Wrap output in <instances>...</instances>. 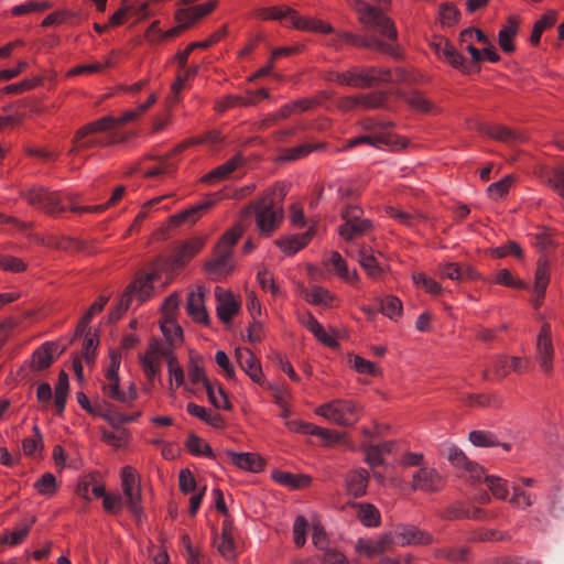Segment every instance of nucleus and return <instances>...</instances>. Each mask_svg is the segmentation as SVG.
Instances as JSON below:
<instances>
[{
  "label": "nucleus",
  "mask_w": 564,
  "mask_h": 564,
  "mask_svg": "<svg viewBox=\"0 0 564 564\" xmlns=\"http://www.w3.org/2000/svg\"><path fill=\"white\" fill-rule=\"evenodd\" d=\"M355 10L359 14V20L368 32L379 33L382 40L376 35L359 36L349 32H335L332 28L330 37L325 40V45L334 50H339L343 42L355 46H361L369 50L388 54L392 57H399L398 46L394 44L398 32L394 23L377 8L366 3L362 0H356ZM329 34V32H324Z\"/></svg>",
  "instance_id": "obj_1"
},
{
  "label": "nucleus",
  "mask_w": 564,
  "mask_h": 564,
  "mask_svg": "<svg viewBox=\"0 0 564 564\" xmlns=\"http://www.w3.org/2000/svg\"><path fill=\"white\" fill-rule=\"evenodd\" d=\"M124 192V186H118L107 203L95 206H77L73 203V198L70 196L63 195L59 192H50L43 187L29 189L24 194V198L33 207H36L50 215L59 214L67 209L73 213H102L108 207L116 205L122 198Z\"/></svg>",
  "instance_id": "obj_2"
},
{
  "label": "nucleus",
  "mask_w": 564,
  "mask_h": 564,
  "mask_svg": "<svg viewBox=\"0 0 564 564\" xmlns=\"http://www.w3.org/2000/svg\"><path fill=\"white\" fill-rule=\"evenodd\" d=\"M445 455L452 466L459 469L462 477L470 484L478 485L484 482L492 494H509L510 490L513 494H522L520 484H509L500 477L486 475L484 468L478 463L470 460L456 445L451 444L446 446Z\"/></svg>",
  "instance_id": "obj_3"
},
{
  "label": "nucleus",
  "mask_w": 564,
  "mask_h": 564,
  "mask_svg": "<svg viewBox=\"0 0 564 564\" xmlns=\"http://www.w3.org/2000/svg\"><path fill=\"white\" fill-rule=\"evenodd\" d=\"M329 80L340 85L352 86L357 88L373 87L381 83L398 84L408 83L411 79L410 74L403 68H382V67H358L354 66L347 72L332 73Z\"/></svg>",
  "instance_id": "obj_4"
},
{
  "label": "nucleus",
  "mask_w": 564,
  "mask_h": 564,
  "mask_svg": "<svg viewBox=\"0 0 564 564\" xmlns=\"http://www.w3.org/2000/svg\"><path fill=\"white\" fill-rule=\"evenodd\" d=\"M115 122L113 117L105 116L78 129L73 138L68 155L82 156L83 152L87 150L113 143L115 135L110 131L115 128Z\"/></svg>",
  "instance_id": "obj_5"
},
{
  "label": "nucleus",
  "mask_w": 564,
  "mask_h": 564,
  "mask_svg": "<svg viewBox=\"0 0 564 564\" xmlns=\"http://www.w3.org/2000/svg\"><path fill=\"white\" fill-rule=\"evenodd\" d=\"M256 217L257 228L262 235L269 236L274 231L283 219V209L275 206L273 193L249 204L242 212L243 219Z\"/></svg>",
  "instance_id": "obj_6"
},
{
  "label": "nucleus",
  "mask_w": 564,
  "mask_h": 564,
  "mask_svg": "<svg viewBox=\"0 0 564 564\" xmlns=\"http://www.w3.org/2000/svg\"><path fill=\"white\" fill-rule=\"evenodd\" d=\"M243 232V227L238 224L226 231L215 248L214 258L206 263V270L212 279L219 280L229 274L234 268L231 261L232 248Z\"/></svg>",
  "instance_id": "obj_7"
},
{
  "label": "nucleus",
  "mask_w": 564,
  "mask_h": 564,
  "mask_svg": "<svg viewBox=\"0 0 564 564\" xmlns=\"http://www.w3.org/2000/svg\"><path fill=\"white\" fill-rule=\"evenodd\" d=\"M261 19L268 20H280L285 21L292 26L304 30V31H314V32H330L332 26L327 23H324L319 20L304 18L297 14V12L291 8H264L261 9L258 13Z\"/></svg>",
  "instance_id": "obj_8"
},
{
  "label": "nucleus",
  "mask_w": 564,
  "mask_h": 564,
  "mask_svg": "<svg viewBox=\"0 0 564 564\" xmlns=\"http://www.w3.org/2000/svg\"><path fill=\"white\" fill-rule=\"evenodd\" d=\"M316 414L341 426L354 425L360 417V409L351 400L336 399L316 409Z\"/></svg>",
  "instance_id": "obj_9"
},
{
  "label": "nucleus",
  "mask_w": 564,
  "mask_h": 564,
  "mask_svg": "<svg viewBox=\"0 0 564 564\" xmlns=\"http://www.w3.org/2000/svg\"><path fill=\"white\" fill-rule=\"evenodd\" d=\"M217 0H209L206 3L193 6L191 8H180L175 12V20L177 21L178 25L161 34V37L171 39L178 35L182 31L189 28L197 20L210 13L217 7Z\"/></svg>",
  "instance_id": "obj_10"
},
{
  "label": "nucleus",
  "mask_w": 564,
  "mask_h": 564,
  "mask_svg": "<svg viewBox=\"0 0 564 564\" xmlns=\"http://www.w3.org/2000/svg\"><path fill=\"white\" fill-rule=\"evenodd\" d=\"M120 359L121 357L119 354H111L110 362L105 373V380L101 383V390L106 398L130 405L133 403V395H124V391L120 389V379L118 375Z\"/></svg>",
  "instance_id": "obj_11"
},
{
  "label": "nucleus",
  "mask_w": 564,
  "mask_h": 564,
  "mask_svg": "<svg viewBox=\"0 0 564 564\" xmlns=\"http://www.w3.org/2000/svg\"><path fill=\"white\" fill-rule=\"evenodd\" d=\"M361 209L354 205H347L341 213L345 224L338 229L339 235L347 241L367 234L372 228V223L361 218Z\"/></svg>",
  "instance_id": "obj_12"
},
{
  "label": "nucleus",
  "mask_w": 564,
  "mask_h": 564,
  "mask_svg": "<svg viewBox=\"0 0 564 564\" xmlns=\"http://www.w3.org/2000/svg\"><path fill=\"white\" fill-rule=\"evenodd\" d=\"M536 361L545 375L553 370L554 348L552 344V330L549 323L541 326L536 338Z\"/></svg>",
  "instance_id": "obj_13"
},
{
  "label": "nucleus",
  "mask_w": 564,
  "mask_h": 564,
  "mask_svg": "<svg viewBox=\"0 0 564 564\" xmlns=\"http://www.w3.org/2000/svg\"><path fill=\"white\" fill-rule=\"evenodd\" d=\"M391 543L399 545H426L433 536L411 524H401L389 534Z\"/></svg>",
  "instance_id": "obj_14"
},
{
  "label": "nucleus",
  "mask_w": 564,
  "mask_h": 564,
  "mask_svg": "<svg viewBox=\"0 0 564 564\" xmlns=\"http://www.w3.org/2000/svg\"><path fill=\"white\" fill-rule=\"evenodd\" d=\"M102 498V507L110 513H118L127 508L133 516L140 518L142 514L141 497L142 496H100Z\"/></svg>",
  "instance_id": "obj_15"
},
{
  "label": "nucleus",
  "mask_w": 564,
  "mask_h": 564,
  "mask_svg": "<svg viewBox=\"0 0 564 564\" xmlns=\"http://www.w3.org/2000/svg\"><path fill=\"white\" fill-rule=\"evenodd\" d=\"M389 93L384 90L373 91L367 95L347 97L341 101V107L346 110L361 107L365 109L386 108Z\"/></svg>",
  "instance_id": "obj_16"
},
{
  "label": "nucleus",
  "mask_w": 564,
  "mask_h": 564,
  "mask_svg": "<svg viewBox=\"0 0 564 564\" xmlns=\"http://www.w3.org/2000/svg\"><path fill=\"white\" fill-rule=\"evenodd\" d=\"M443 477L432 468H421L413 475L412 489L420 491H440L443 489Z\"/></svg>",
  "instance_id": "obj_17"
},
{
  "label": "nucleus",
  "mask_w": 564,
  "mask_h": 564,
  "mask_svg": "<svg viewBox=\"0 0 564 564\" xmlns=\"http://www.w3.org/2000/svg\"><path fill=\"white\" fill-rule=\"evenodd\" d=\"M221 198L220 193L209 194L206 198L189 208L181 212L171 218L175 225L184 223H195L203 215L204 212L212 208Z\"/></svg>",
  "instance_id": "obj_18"
},
{
  "label": "nucleus",
  "mask_w": 564,
  "mask_h": 564,
  "mask_svg": "<svg viewBox=\"0 0 564 564\" xmlns=\"http://www.w3.org/2000/svg\"><path fill=\"white\" fill-rule=\"evenodd\" d=\"M217 301V315L225 324H229L234 315L239 311V303L235 300L231 292L217 286L215 289Z\"/></svg>",
  "instance_id": "obj_19"
},
{
  "label": "nucleus",
  "mask_w": 564,
  "mask_h": 564,
  "mask_svg": "<svg viewBox=\"0 0 564 564\" xmlns=\"http://www.w3.org/2000/svg\"><path fill=\"white\" fill-rule=\"evenodd\" d=\"M167 356V350L161 347L156 341H152L148 351L141 357V365L144 375L150 381H153L160 372V358Z\"/></svg>",
  "instance_id": "obj_20"
},
{
  "label": "nucleus",
  "mask_w": 564,
  "mask_h": 564,
  "mask_svg": "<svg viewBox=\"0 0 564 564\" xmlns=\"http://www.w3.org/2000/svg\"><path fill=\"white\" fill-rule=\"evenodd\" d=\"M207 290L198 286L196 291H192L187 297V312L192 318L198 323L207 324L209 317L205 307V295Z\"/></svg>",
  "instance_id": "obj_21"
},
{
  "label": "nucleus",
  "mask_w": 564,
  "mask_h": 564,
  "mask_svg": "<svg viewBox=\"0 0 564 564\" xmlns=\"http://www.w3.org/2000/svg\"><path fill=\"white\" fill-rule=\"evenodd\" d=\"M272 479L289 490H303L311 486L312 478L304 474H293L280 469L272 471Z\"/></svg>",
  "instance_id": "obj_22"
},
{
  "label": "nucleus",
  "mask_w": 564,
  "mask_h": 564,
  "mask_svg": "<svg viewBox=\"0 0 564 564\" xmlns=\"http://www.w3.org/2000/svg\"><path fill=\"white\" fill-rule=\"evenodd\" d=\"M482 131L488 137L510 145H517L527 141V135L523 132L512 130L506 126H486Z\"/></svg>",
  "instance_id": "obj_23"
},
{
  "label": "nucleus",
  "mask_w": 564,
  "mask_h": 564,
  "mask_svg": "<svg viewBox=\"0 0 564 564\" xmlns=\"http://www.w3.org/2000/svg\"><path fill=\"white\" fill-rule=\"evenodd\" d=\"M236 359L240 368L254 381L260 383L262 370L259 361L248 348H237Z\"/></svg>",
  "instance_id": "obj_24"
},
{
  "label": "nucleus",
  "mask_w": 564,
  "mask_h": 564,
  "mask_svg": "<svg viewBox=\"0 0 564 564\" xmlns=\"http://www.w3.org/2000/svg\"><path fill=\"white\" fill-rule=\"evenodd\" d=\"M203 240L192 238L175 248L172 257V265L178 268L188 262L202 248Z\"/></svg>",
  "instance_id": "obj_25"
},
{
  "label": "nucleus",
  "mask_w": 564,
  "mask_h": 564,
  "mask_svg": "<svg viewBox=\"0 0 564 564\" xmlns=\"http://www.w3.org/2000/svg\"><path fill=\"white\" fill-rule=\"evenodd\" d=\"M442 278L455 281L475 280L477 272L469 265H462L457 262H447L438 267Z\"/></svg>",
  "instance_id": "obj_26"
},
{
  "label": "nucleus",
  "mask_w": 564,
  "mask_h": 564,
  "mask_svg": "<svg viewBox=\"0 0 564 564\" xmlns=\"http://www.w3.org/2000/svg\"><path fill=\"white\" fill-rule=\"evenodd\" d=\"M389 543H391L389 534L380 540L359 539L355 549L360 555L373 557L383 553Z\"/></svg>",
  "instance_id": "obj_27"
},
{
  "label": "nucleus",
  "mask_w": 564,
  "mask_h": 564,
  "mask_svg": "<svg viewBox=\"0 0 564 564\" xmlns=\"http://www.w3.org/2000/svg\"><path fill=\"white\" fill-rule=\"evenodd\" d=\"M269 97L268 90L261 88L256 91H250L247 97L229 96L223 102L218 105L219 111H225L234 106H251L254 105L259 99Z\"/></svg>",
  "instance_id": "obj_28"
},
{
  "label": "nucleus",
  "mask_w": 564,
  "mask_h": 564,
  "mask_svg": "<svg viewBox=\"0 0 564 564\" xmlns=\"http://www.w3.org/2000/svg\"><path fill=\"white\" fill-rule=\"evenodd\" d=\"M154 274H147L138 278L126 291L124 294H129L130 301L132 296H137L140 302H144L152 295Z\"/></svg>",
  "instance_id": "obj_29"
},
{
  "label": "nucleus",
  "mask_w": 564,
  "mask_h": 564,
  "mask_svg": "<svg viewBox=\"0 0 564 564\" xmlns=\"http://www.w3.org/2000/svg\"><path fill=\"white\" fill-rule=\"evenodd\" d=\"M438 54L453 67L463 72H469L470 64L466 62L465 57L448 42L438 44Z\"/></svg>",
  "instance_id": "obj_30"
},
{
  "label": "nucleus",
  "mask_w": 564,
  "mask_h": 564,
  "mask_svg": "<svg viewBox=\"0 0 564 564\" xmlns=\"http://www.w3.org/2000/svg\"><path fill=\"white\" fill-rule=\"evenodd\" d=\"M358 262L367 272L369 278L373 280L380 279L383 268L379 264L376 257L370 252V248L362 247L358 251Z\"/></svg>",
  "instance_id": "obj_31"
},
{
  "label": "nucleus",
  "mask_w": 564,
  "mask_h": 564,
  "mask_svg": "<svg viewBox=\"0 0 564 564\" xmlns=\"http://www.w3.org/2000/svg\"><path fill=\"white\" fill-rule=\"evenodd\" d=\"M314 232L313 228H310L306 232L301 235H294L292 237L283 238L276 241L278 246L286 253L293 254L305 247L312 239Z\"/></svg>",
  "instance_id": "obj_32"
},
{
  "label": "nucleus",
  "mask_w": 564,
  "mask_h": 564,
  "mask_svg": "<svg viewBox=\"0 0 564 564\" xmlns=\"http://www.w3.org/2000/svg\"><path fill=\"white\" fill-rule=\"evenodd\" d=\"M519 31V24L518 21L513 18H510L508 20V23L502 26V29L499 31L498 34V41L501 50L505 53H512L516 47L513 45V39L518 34Z\"/></svg>",
  "instance_id": "obj_33"
},
{
  "label": "nucleus",
  "mask_w": 564,
  "mask_h": 564,
  "mask_svg": "<svg viewBox=\"0 0 564 564\" xmlns=\"http://www.w3.org/2000/svg\"><path fill=\"white\" fill-rule=\"evenodd\" d=\"M395 95L402 98L415 111L429 113L434 108L433 104L419 91L405 94L402 90H397Z\"/></svg>",
  "instance_id": "obj_34"
},
{
  "label": "nucleus",
  "mask_w": 564,
  "mask_h": 564,
  "mask_svg": "<svg viewBox=\"0 0 564 564\" xmlns=\"http://www.w3.org/2000/svg\"><path fill=\"white\" fill-rule=\"evenodd\" d=\"M241 163V158L239 155L232 156L230 160H228L226 163L217 166L216 169L212 170L209 173H207L202 181L209 183L214 181H220L226 177H228L234 171L237 170V167Z\"/></svg>",
  "instance_id": "obj_35"
},
{
  "label": "nucleus",
  "mask_w": 564,
  "mask_h": 564,
  "mask_svg": "<svg viewBox=\"0 0 564 564\" xmlns=\"http://www.w3.org/2000/svg\"><path fill=\"white\" fill-rule=\"evenodd\" d=\"M231 462L237 467L257 473L262 468V459L251 453H230Z\"/></svg>",
  "instance_id": "obj_36"
},
{
  "label": "nucleus",
  "mask_w": 564,
  "mask_h": 564,
  "mask_svg": "<svg viewBox=\"0 0 564 564\" xmlns=\"http://www.w3.org/2000/svg\"><path fill=\"white\" fill-rule=\"evenodd\" d=\"M69 390L68 376L65 371H61L55 387L54 406L56 414H63L66 405V398Z\"/></svg>",
  "instance_id": "obj_37"
},
{
  "label": "nucleus",
  "mask_w": 564,
  "mask_h": 564,
  "mask_svg": "<svg viewBox=\"0 0 564 564\" xmlns=\"http://www.w3.org/2000/svg\"><path fill=\"white\" fill-rule=\"evenodd\" d=\"M549 269L545 261H539L535 271L534 293L536 295L535 306L540 305L544 299L545 290L549 284Z\"/></svg>",
  "instance_id": "obj_38"
},
{
  "label": "nucleus",
  "mask_w": 564,
  "mask_h": 564,
  "mask_svg": "<svg viewBox=\"0 0 564 564\" xmlns=\"http://www.w3.org/2000/svg\"><path fill=\"white\" fill-rule=\"evenodd\" d=\"M394 443L393 442H384L379 445H369L365 448L366 451V462L373 468L376 466L382 465V455L389 454L392 451Z\"/></svg>",
  "instance_id": "obj_39"
},
{
  "label": "nucleus",
  "mask_w": 564,
  "mask_h": 564,
  "mask_svg": "<svg viewBox=\"0 0 564 564\" xmlns=\"http://www.w3.org/2000/svg\"><path fill=\"white\" fill-rule=\"evenodd\" d=\"M357 517L366 527H377L380 523L379 510L370 503H359L356 506Z\"/></svg>",
  "instance_id": "obj_40"
},
{
  "label": "nucleus",
  "mask_w": 564,
  "mask_h": 564,
  "mask_svg": "<svg viewBox=\"0 0 564 564\" xmlns=\"http://www.w3.org/2000/svg\"><path fill=\"white\" fill-rule=\"evenodd\" d=\"M214 545L218 550V552L226 557L227 560H232L236 556V543L234 540V534H215L214 536Z\"/></svg>",
  "instance_id": "obj_41"
},
{
  "label": "nucleus",
  "mask_w": 564,
  "mask_h": 564,
  "mask_svg": "<svg viewBox=\"0 0 564 564\" xmlns=\"http://www.w3.org/2000/svg\"><path fill=\"white\" fill-rule=\"evenodd\" d=\"M300 433L319 436L327 443H337L341 437V435L337 432L323 429L306 422H303Z\"/></svg>",
  "instance_id": "obj_42"
},
{
  "label": "nucleus",
  "mask_w": 564,
  "mask_h": 564,
  "mask_svg": "<svg viewBox=\"0 0 564 564\" xmlns=\"http://www.w3.org/2000/svg\"><path fill=\"white\" fill-rule=\"evenodd\" d=\"M556 12L553 10L547 11L540 20H538L533 26L530 42L538 44L544 30L552 26L556 21Z\"/></svg>",
  "instance_id": "obj_43"
},
{
  "label": "nucleus",
  "mask_w": 564,
  "mask_h": 564,
  "mask_svg": "<svg viewBox=\"0 0 564 564\" xmlns=\"http://www.w3.org/2000/svg\"><path fill=\"white\" fill-rule=\"evenodd\" d=\"M305 300L315 304V305H325L328 306L332 304L334 296L333 294L321 286H313L310 291L305 292Z\"/></svg>",
  "instance_id": "obj_44"
},
{
  "label": "nucleus",
  "mask_w": 564,
  "mask_h": 564,
  "mask_svg": "<svg viewBox=\"0 0 564 564\" xmlns=\"http://www.w3.org/2000/svg\"><path fill=\"white\" fill-rule=\"evenodd\" d=\"M51 345L45 344L41 348L36 349L32 356V367L35 370H43L51 366L53 362L52 352L50 350Z\"/></svg>",
  "instance_id": "obj_45"
},
{
  "label": "nucleus",
  "mask_w": 564,
  "mask_h": 564,
  "mask_svg": "<svg viewBox=\"0 0 564 564\" xmlns=\"http://www.w3.org/2000/svg\"><path fill=\"white\" fill-rule=\"evenodd\" d=\"M98 416L104 417L108 421L112 426H119L122 424H127V419H124V414L118 411L112 404L104 400L101 404V413L97 414Z\"/></svg>",
  "instance_id": "obj_46"
},
{
  "label": "nucleus",
  "mask_w": 564,
  "mask_h": 564,
  "mask_svg": "<svg viewBox=\"0 0 564 564\" xmlns=\"http://www.w3.org/2000/svg\"><path fill=\"white\" fill-rule=\"evenodd\" d=\"M330 263L333 265V269L337 272V274L346 280L347 282H350L352 283L354 281L358 280V274L356 271H354L352 273H350L347 269V265H346V262L345 260L343 259V257L334 251L332 252V256H330Z\"/></svg>",
  "instance_id": "obj_47"
},
{
  "label": "nucleus",
  "mask_w": 564,
  "mask_h": 564,
  "mask_svg": "<svg viewBox=\"0 0 564 564\" xmlns=\"http://www.w3.org/2000/svg\"><path fill=\"white\" fill-rule=\"evenodd\" d=\"M368 477L365 469L352 471L347 480L350 494H362L367 488Z\"/></svg>",
  "instance_id": "obj_48"
},
{
  "label": "nucleus",
  "mask_w": 564,
  "mask_h": 564,
  "mask_svg": "<svg viewBox=\"0 0 564 564\" xmlns=\"http://www.w3.org/2000/svg\"><path fill=\"white\" fill-rule=\"evenodd\" d=\"M381 313L393 319L402 313V302L393 295L383 297L380 302Z\"/></svg>",
  "instance_id": "obj_49"
},
{
  "label": "nucleus",
  "mask_w": 564,
  "mask_h": 564,
  "mask_svg": "<svg viewBox=\"0 0 564 564\" xmlns=\"http://www.w3.org/2000/svg\"><path fill=\"white\" fill-rule=\"evenodd\" d=\"M205 389L210 403L216 408L223 410H229L231 408V404L221 387L218 388V392L216 393L214 386L209 381H206Z\"/></svg>",
  "instance_id": "obj_50"
},
{
  "label": "nucleus",
  "mask_w": 564,
  "mask_h": 564,
  "mask_svg": "<svg viewBox=\"0 0 564 564\" xmlns=\"http://www.w3.org/2000/svg\"><path fill=\"white\" fill-rule=\"evenodd\" d=\"M121 486L123 494H133L134 490L139 491V478L135 470L126 466L121 471Z\"/></svg>",
  "instance_id": "obj_51"
},
{
  "label": "nucleus",
  "mask_w": 564,
  "mask_h": 564,
  "mask_svg": "<svg viewBox=\"0 0 564 564\" xmlns=\"http://www.w3.org/2000/svg\"><path fill=\"white\" fill-rule=\"evenodd\" d=\"M513 183V176L507 175L502 180L490 184L487 188V194L492 199L502 198L509 192Z\"/></svg>",
  "instance_id": "obj_52"
},
{
  "label": "nucleus",
  "mask_w": 564,
  "mask_h": 564,
  "mask_svg": "<svg viewBox=\"0 0 564 564\" xmlns=\"http://www.w3.org/2000/svg\"><path fill=\"white\" fill-rule=\"evenodd\" d=\"M469 441L473 445L478 447H490L500 445L496 436L487 431H471L469 433Z\"/></svg>",
  "instance_id": "obj_53"
},
{
  "label": "nucleus",
  "mask_w": 564,
  "mask_h": 564,
  "mask_svg": "<svg viewBox=\"0 0 564 564\" xmlns=\"http://www.w3.org/2000/svg\"><path fill=\"white\" fill-rule=\"evenodd\" d=\"M51 3L48 1H28L15 6L11 9L13 15L28 14L35 11H44L51 8Z\"/></svg>",
  "instance_id": "obj_54"
},
{
  "label": "nucleus",
  "mask_w": 564,
  "mask_h": 564,
  "mask_svg": "<svg viewBox=\"0 0 564 564\" xmlns=\"http://www.w3.org/2000/svg\"><path fill=\"white\" fill-rule=\"evenodd\" d=\"M323 148V144L312 145L310 143L300 144L297 147L285 150L282 159L288 161L299 160L301 158L306 156L315 149Z\"/></svg>",
  "instance_id": "obj_55"
},
{
  "label": "nucleus",
  "mask_w": 564,
  "mask_h": 564,
  "mask_svg": "<svg viewBox=\"0 0 564 564\" xmlns=\"http://www.w3.org/2000/svg\"><path fill=\"white\" fill-rule=\"evenodd\" d=\"M308 521L303 516H297L293 524V540L296 546L301 547L306 542Z\"/></svg>",
  "instance_id": "obj_56"
},
{
  "label": "nucleus",
  "mask_w": 564,
  "mask_h": 564,
  "mask_svg": "<svg viewBox=\"0 0 564 564\" xmlns=\"http://www.w3.org/2000/svg\"><path fill=\"white\" fill-rule=\"evenodd\" d=\"M186 447L194 455H205V456L213 455L210 446L205 441H203L200 437H198L194 434L188 436Z\"/></svg>",
  "instance_id": "obj_57"
},
{
  "label": "nucleus",
  "mask_w": 564,
  "mask_h": 564,
  "mask_svg": "<svg viewBox=\"0 0 564 564\" xmlns=\"http://www.w3.org/2000/svg\"><path fill=\"white\" fill-rule=\"evenodd\" d=\"M199 359L198 356H191L188 377L194 384L202 382L204 387H206V381L209 380L205 377L203 367L199 365Z\"/></svg>",
  "instance_id": "obj_58"
},
{
  "label": "nucleus",
  "mask_w": 564,
  "mask_h": 564,
  "mask_svg": "<svg viewBox=\"0 0 564 564\" xmlns=\"http://www.w3.org/2000/svg\"><path fill=\"white\" fill-rule=\"evenodd\" d=\"M175 170V163L170 160V156L163 158L155 166L147 170L144 175L148 177H158L163 174H170Z\"/></svg>",
  "instance_id": "obj_59"
},
{
  "label": "nucleus",
  "mask_w": 564,
  "mask_h": 564,
  "mask_svg": "<svg viewBox=\"0 0 564 564\" xmlns=\"http://www.w3.org/2000/svg\"><path fill=\"white\" fill-rule=\"evenodd\" d=\"M312 541L313 544L319 549L324 550L325 552L327 550H332L329 547V539L324 531V528L319 523H314L312 528Z\"/></svg>",
  "instance_id": "obj_60"
},
{
  "label": "nucleus",
  "mask_w": 564,
  "mask_h": 564,
  "mask_svg": "<svg viewBox=\"0 0 564 564\" xmlns=\"http://www.w3.org/2000/svg\"><path fill=\"white\" fill-rule=\"evenodd\" d=\"M388 214L392 218L397 219L399 223L404 224L410 227L415 226L419 221H421L423 219L422 216H420V215H412L410 213L399 210L394 207H389Z\"/></svg>",
  "instance_id": "obj_61"
},
{
  "label": "nucleus",
  "mask_w": 564,
  "mask_h": 564,
  "mask_svg": "<svg viewBox=\"0 0 564 564\" xmlns=\"http://www.w3.org/2000/svg\"><path fill=\"white\" fill-rule=\"evenodd\" d=\"M413 281L415 284L422 286L426 292L431 294L436 295L442 291V286L438 282H436L432 278L426 276L423 273L414 274Z\"/></svg>",
  "instance_id": "obj_62"
},
{
  "label": "nucleus",
  "mask_w": 564,
  "mask_h": 564,
  "mask_svg": "<svg viewBox=\"0 0 564 564\" xmlns=\"http://www.w3.org/2000/svg\"><path fill=\"white\" fill-rule=\"evenodd\" d=\"M161 0H149L147 2H143L137 8L131 7V14L135 15L138 20H144L150 17H153L156 14L158 9L154 8V4L160 2Z\"/></svg>",
  "instance_id": "obj_63"
},
{
  "label": "nucleus",
  "mask_w": 564,
  "mask_h": 564,
  "mask_svg": "<svg viewBox=\"0 0 564 564\" xmlns=\"http://www.w3.org/2000/svg\"><path fill=\"white\" fill-rule=\"evenodd\" d=\"M547 177L553 188L564 197V167L553 169Z\"/></svg>",
  "instance_id": "obj_64"
}]
</instances>
